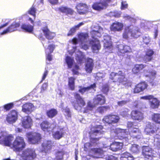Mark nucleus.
<instances>
[{"mask_svg": "<svg viewBox=\"0 0 160 160\" xmlns=\"http://www.w3.org/2000/svg\"><path fill=\"white\" fill-rule=\"evenodd\" d=\"M142 150V153L144 157L146 159L151 160L154 156L152 149L149 146H143Z\"/></svg>", "mask_w": 160, "mask_h": 160, "instance_id": "19", "label": "nucleus"}, {"mask_svg": "<svg viewBox=\"0 0 160 160\" xmlns=\"http://www.w3.org/2000/svg\"><path fill=\"white\" fill-rule=\"evenodd\" d=\"M19 26L20 23L19 22H13L8 28L4 30L1 34L3 35L8 32H13L16 30Z\"/></svg>", "mask_w": 160, "mask_h": 160, "instance_id": "29", "label": "nucleus"}, {"mask_svg": "<svg viewBox=\"0 0 160 160\" xmlns=\"http://www.w3.org/2000/svg\"><path fill=\"white\" fill-rule=\"evenodd\" d=\"M96 87V84L94 83L87 87H79V89L78 90V91L82 94L88 92H94L95 91V88Z\"/></svg>", "mask_w": 160, "mask_h": 160, "instance_id": "22", "label": "nucleus"}, {"mask_svg": "<svg viewBox=\"0 0 160 160\" xmlns=\"http://www.w3.org/2000/svg\"><path fill=\"white\" fill-rule=\"evenodd\" d=\"M78 13L80 14H83L86 13L88 9V6L85 4L79 3L76 7Z\"/></svg>", "mask_w": 160, "mask_h": 160, "instance_id": "32", "label": "nucleus"}, {"mask_svg": "<svg viewBox=\"0 0 160 160\" xmlns=\"http://www.w3.org/2000/svg\"><path fill=\"white\" fill-rule=\"evenodd\" d=\"M103 29L99 26H97L91 32L90 34L92 39L89 41V44L91 45L93 52L97 53L100 49L101 46L99 41L95 38L96 36L100 37L102 33H103Z\"/></svg>", "mask_w": 160, "mask_h": 160, "instance_id": "4", "label": "nucleus"}, {"mask_svg": "<svg viewBox=\"0 0 160 160\" xmlns=\"http://www.w3.org/2000/svg\"><path fill=\"white\" fill-rule=\"evenodd\" d=\"M121 13L120 11H115L111 12L110 15L116 18H118L120 16Z\"/></svg>", "mask_w": 160, "mask_h": 160, "instance_id": "57", "label": "nucleus"}, {"mask_svg": "<svg viewBox=\"0 0 160 160\" xmlns=\"http://www.w3.org/2000/svg\"><path fill=\"white\" fill-rule=\"evenodd\" d=\"M25 146L23 138L21 137H17L12 144L13 150L17 152V158L24 160H32L36 157L35 150L28 148L21 152Z\"/></svg>", "mask_w": 160, "mask_h": 160, "instance_id": "2", "label": "nucleus"}, {"mask_svg": "<svg viewBox=\"0 0 160 160\" xmlns=\"http://www.w3.org/2000/svg\"><path fill=\"white\" fill-rule=\"evenodd\" d=\"M123 17V18L126 20H128L132 22L135 23L136 22V19L134 18L131 17L129 16L127 14H124Z\"/></svg>", "mask_w": 160, "mask_h": 160, "instance_id": "53", "label": "nucleus"}, {"mask_svg": "<svg viewBox=\"0 0 160 160\" xmlns=\"http://www.w3.org/2000/svg\"><path fill=\"white\" fill-rule=\"evenodd\" d=\"M18 119V113L17 112L13 110L7 115L6 120L8 123L12 124L15 122Z\"/></svg>", "mask_w": 160, "mask_h": 160, "instance_id": "17", "label": "nucleus"}, {"mask_svg": "<svg viewBox=\"0 0 160 160\" xmlns=\"http://www.w3.org/2000/svg\"><path fill=\"white\" fill-rule=\"evenodd\" d=\"M13 106V103L6 104L4 106V108L6 110H9L12 108Z\"/></svg>", "mask_w": 160, "mask_h": 160, "instance_id": "58", "label": "nucleus"}, {"mask_svg": "<svg viewBox=\"0 0 160 160\" xmlns=\"http://www.w3.org/2000/svg\"><path fill=\"white\" fill-rule=\"evenodd\" d=\"M34 106L31 103H26L22 106V111L26 113L29 114L34 110Z\"/></svg>", "mask_w": 160, "mask_h": 160, "instance_id": "26", "label": "nucleus"}, {"mask_svg": "<svg viewBox=\"0 0 160 160\" xmlns=\"http://www.w3.org/2000/svg\"><path fill=\"white\" fill-rule=\"evenodd\" d=\"M121 160H134V157L127 152H125L121 155Z\"/></svg>", "mask_w": 160, "mask_h": 160, "instance_id": "40", "label": "nucleus"}, {"mask_svg": "<svg viewBox=\"0 0 160 160\" xmlns=\"http://www.w3.org/2000/svg\"><path fill=\"white\" fill-rule=\"evenodd\" d=\"M74 97L76 99V101L75 103H72L73 105L76 110H81L82 107L85 105V103L79 94L77 93H75Z\"/></svg>", "mask_w": 160, "mask_h": 160, "instance_id": "14", "label": "nucleus"}, {"mask_svg": "<svg viewBox=\"0 0 160 160\" xmlns=\"http://www.w3.org/2000/svg\"><path fill=\"white\" fill-rule=\"evenodd\" d=\"M42 30L45 37L48 39H52L56 35L55 33L51 32L49 30L47 25L42 28Z\"/></svg>", "mask_w": 160, "mask_h": 160, "instance_id": "25", "label": "nucleus"}, {"mask_svg": "<svg viewBox=\"0 0 160 160\" xmlns=\"http://www.w3.org/2000/svg\"><path fill=\"white\" fill-rule=\"evenodd\" d=\"M142 34L141 30L138 28L133 25L126 26L123 34V38L126 39L132 38H137Z\"/></svg>", "mask_w": 160, "mask_h": 160, "instance_id": "5", "label": "nucleus"}, {"mask_svg": "<svg viewBox=\"0 0 160 160\" xmlns=\"http://www.w3.org/2000/svg\"><path fill=\"white\" fill-rule=\"evenodd\" d=\"M75 80V78L73 77H71L68 78V86L72 90H73L74 89V81Z\"/></svg>", "mask_w": 160, "mask_h": 160, "instance_id": "47", "label": "nucleus"}, {"mask_svg": "<svg viewBox=\"0 0 160 160\" xmlns=\"http://www.w3.org/2000/svg\"><path fill=\"white\" fill-rule=\"evenodd\" d=\"M36 8L32 6L28 11V13L34 16V19L36 17Z\"/></svg>", "mask_w": 160, "mask_h": 160, "instance_id": "52", "label": "nucleus"}, {"mask_svg": "<svg viewBox=\"0 0 160 160\" xmlns=\"http://www.w3.org/2000/svg\"><path fill=\"white\" fill-rule=\"evenodd\" d=\"M118 74L117 73H115L114 72H112L110 74V78L112 80H115L113 82H116L118 78Z\"/></svg>", "mask_w": 160, "mask_h": 160, "instance_id": "54", "label": "nucleus"}, {"mask_svg": "<svg viewBox=\"0 0 160 160\" xmlns=\"http://www.w3.org/2000/svg\"><path fill=\"white\" fill-rule=\"evenodd\" d=\"M123 140V142H115L111 144L110 146L107 147L103 145V149L104 148L105 149L106 148H109L111 150L114 152L120 150L122 148L123 143H124V142H126V141H125V140Z\"/></svg>", "mask_w": 160, "mask_h": 160, "instance_id": "20", "label": "nucleus"}, {"mask_svg": "<svg viewBox=\"0 0 160 160\" xmlns=\"http://www.w3.org/2000/svg\"><path fill=\"white\" fill-rule=\"evenodd\" d=\"M28 20L32 24H33V25L32 26L29 24L24 23L22 25L21 28L25 31L31 33L33 30V23L34 22L31 18H29Z\"/></svg>", "mask_w": 160, "mask_h": 160, "instance_id": "27", "label": "nucleus"}, {"mask_svg": "<svg viewBox=\"0 0 160 160\" xmlns=\"http://www.w3.org/2000/svg\"><path fill=\"white\" fill-rule=\"evenodd\" d=\"M88 35L87 33H80L78 34V39L77 38H74L72 40V42L73 44H76L78 41L81 43L82 48L86 50L88 48Z\"/></svg>", "mask_w": 160, "mask_h": 160, "instance_id": "7", "label": "nucleus"}, {"mask_svg": "<svg viewBox=\"0 0 160 160\" xmlns=\"http://www.w3.org/2000/svg\"><path fill=\"white\" fill-rule=\"evenodd\" d=\"M143 41L146 44H148L150 41V39L148 35L144 36L143 37Z\"/></svg>", "mask_w": 160, "mask_h": 160, "instance_id": "55", "label": "nucleus"}, {"mask_svg": "<svg viewBox=\"0 0 160 160\" xmlns=\"http://www.w3.org/2000/svg\"><path fill=\"white\" fill-rule=\"evenodd\" d=\"M57 110L54 108L47 110L46 112L47 116L49 118H52L55 117L58 114Z\"/></svg>", "mask_w": 160, "mask_h": 160, "instance_id": "42", "label": "nucleus"}, {"mask_svg": "<svg viewBox=\"0 0 160 160\" xmlns=\"http://www.w3.org/2000/svg\"><path fill=\"white\" fill-rule=\"evenodd\" d=\"M123 24L120 22H115L113 23L110 26V30L114 32L120 31L122 29Z\"/></svg>", "mask_w": 160, "mask_h": 160, "instance_id": "30", "label": "nucleus"}, {"mask_svg": "<svg viewBox=\"0 0 160 160\" xmlns=\"http://www.w3.org/2000/svg\"><path fill=\"white\" fill-rule=\"evenodd\" d=\"M121 5V8L122 9L127 8L128 7V4L126 2L122 1Z\"/></svg>", "mask_w": 160, "mask_h": 160, "instance_id": "62", "label": "nucleus"}, {"mask_svg": "<svg viewBox=\"0 0 160 160\" xmlns=\"http://www.w3.org/2000/svg\"><path fill=\"white\" fill-rule=\"evenodd\" d=\"M104 48L105 51L111 53L112 52V47L111 41V37L108 35L105 34L103 36Z\"/></svg>", "mask_w": 160, "mask_h": 160, "instance_id": "13", "label": "nucleus"}, {"mask_svg": "<svg viewBox=\"0 0 160 160\" xmlns=\"http://www.w3.org/2000/svg\"><path fill=\"white\" fill-rule=\"evenodd\" d=\"M63 152L62 151L58 152L56 153V158L53 160H62Z\"/></svg>", "mask_w": 160, "mask_h": 160, "instance_id": "49", "label": "nucleus"}, {"mask_svg": "<svg viewBox=\"0 0 160 160\" xmlns=\"http://www.w3.org/2000/svg\"><path fill=\"white\" fill-rule=\"evenodd\" d=\"M55 48V46L53 44L49 45L47 48H45L47 59L50 61L52 60V56L50 53L52 52Z\"/></svg>", "mask_w": 160, "mask_h": 160, "instance_id": "34", "label": "nucleus"}, {"mask_svg": "<svg viewBox=\"0 0 160 160\" xmlns=\"http://www.w3.org/2000/svg\"><path fill=\"white\" fill-rule=\"evenodd\" d=\"M106 160H117V158L112 155H107L105 157Z\"/></svg>", "mask_w": 160, "mask_h": 160, "instance_id": "60", "label": "nucleus"}, {"mask_svg": "<svg viewBox=\"0 0 160 160\" xmlns=\"http://www.w3.org/2000/svg\"><path fill=\"white\" fill-rule=\"evenodd\" d=\"M107 5L106 2L101 1L100 2L94 3L92 6L93 8L97 10H100L106 8Z\"/></svg>", "mask_w": 160, "mask_h": 160, "instance_id": "33", "label": "nucleus"}, {"mask_svg": "<svg viewBox=\"0 0 160 160\" xmlns=\"http://www.w3.org/2000/svg\"><path fill=\"white\" fill-rule=\"evenodd\" d=\"M54 142L51 140H45L42 144V152L46 153H49L52 146H54Z\"/></svg>", "mask_w": 160, "mask_h": 160, "instance_id": "18", "label": "nucleus"}, {"mask_svg": "<svg viewBox=\"0 0 160 160\" xmlns=\"http://www.w3.org/2000/svg\"><path fill=\"white\" fill-rule=\"evenodd\" d=\"M124 50V53L125 52H130L131 51V48L130 47L128 46H125Z\"/></svg>", "mask_w": 160, "mask_h": 160, "instance_id": "64", "label": "nucleus"}, {"mask_svg": "<svg viewBox=\"0 0 160 160\" xmlns=\"http://www.w3.org/2000/svg\"><path fill=\"white\" fill-rule=\"evenodd\" d=\"M65 61L68 68H72V72L74 75H78L79 74V70L80 68L76 64H74V60L69 56H67L66 58Z\"/></svg>", "mask_w": 160, "mask_h": 160, "instance_id": "10", "label": "nucleus"}, {"mask_svg": "<svg viewBox=\"0 0 160 160\" xmlns=\"http://www.w3.org/2000/svg\"><path fill=\"white\" fill-rule=\"evenodd\" d=\"M84 24V23L82 22L80 23L77 25L75 26L72 27L68 32L67 34L68 36H69L73 35L76 31L79 29V27Z\"/></svg>", "mask_w": 160, "mask_h": 160, "instance_id": "38", "label": "nucleus"}, {"mask_svg": "<svg viewBox=\"0 0 160 160\" xmlns=\"http://www.w3.org/2000/svg\"><path fill=\"white\" fill-rule=\"evenodd\" d=\"M13 137L11 134H8L5 131L0 130V144L7 146L11 145V142Z\"/></svg>", "mask_w": 160, "mask_h": 160, "instance_id": "8", "label": "nucleus"}, {"mask_svg": "<svg viewBox=\"0 0 160 160\" xmlns=\"http://www.w3.org/2000/svg\"><path fill=\"white\" fill-rule=\"evenodd\" d=\"M118 78L116 81L120 84L123 85L127 83V79L125 77L124 73L121 71H119L118 72Z\"/></svg>", "mask_w": 160, "mask_h": 160, "instance_id": "31", "label": "nucleus"}, {"mask_svg": "<svg viewBox=\"0 0 160 160\" xmlns=\"http://www.w3.org/2000/svg\"><path fill=\"white\" fill-rule=\"evenodd\" d=\"M141 99L149 100L150 107L152 109L158 108L160 105V102L157 98H154L152 95H149L142 97Z\"/></svg>", "mask_w": 160, "mask_h": 160, "instance_id": "11", "label": "nucleus"}, {"mask_svg": "<svg viewBox=\"0 0 160 160\" xmlns=\"http://www.w3.org/2000/svg\"><path fill=\"white\" fill-rule=\"evenodd\" d=\"M108 87L107 85H105L102 87V91L104 93H106L108 91Z\"/></svg>", "mask_w": 160, "mask_h": 160, "instance_id": "61", "label": "nucleus"}, {"mask_svg": "<svg viewBox=\"0 0 160 160\" xmlns=\"http://www.w3.org/2000/svg\"><path fill=\"white\" fill-rule=\"evenodd\" d=\"M119 119L118 116L110 114L104 117L102 119V121L104 123H106L110 126L111 125L118 122Z\"/></svg>", "mask_w": 160, "mask_h": 160, "instance_id": "12", "label": "nucleus"}, {"mask_svg": "<svg viewBox=\"0 0 160 160\" xmlns=\"http://www.w3.org/2000/svg\"><path fill=\"white\" fill-rule=\"evenodd\" d=\"M108 108V107H101L98 108L97 111L100 113L103 112L104 110H106Z\"/></svg>", "mask_w": 160, "mask_h": 160, "instance_id": "59", "label": "nucleus"}, {"mask_svg": "<svg viewBox=\"0 0 160 160\" xmlns=\"http://www.w3.org/2000/svg\"><path fill=\"white\" fill-rule=\"evenodd\" d=\"M48 87V84L47 83H44L43 85L41 88V92H43L47 89Z\"/></svg>", "mask_w": 160, "mask_h": 160, "instance_id": "63", "label": "nucleus"}, {"mask_svg": "<svg viewBox=\"0 0 160 160\" xmlns=\"http://www.w3.org/2000/svg\"><path fill=\"white\" fill-rule=\"evenodd\" d=\"M27 136L29 142L32 144L38 143L41 139L40 134L36 132L28 133L27 134Z\"/></svg>", "mask_w": 160, "mask_h": 160, "instance_id": "16", "label": "nucleus"}, {"mask_svg": "<svg viewBox=\"0 0 160 160\" xmlns=\"http://www.w3.org/2000/svg\"><path fill=\"white\" fill-rule=\"evenodd\" d=\"M144 68V66L142 64L135 65L132 69V72L135 74L137 73Z\"/></svg>", "mask_w": 160, "mask_h": 160, "instance_id": "45", "label": "nucleus"}, {"mask_svg": "<svg viewBox=\"0 0 160 160\" xmlns=\"http://www.w3.org/2000/svg\"><path fill=\"white\" fill-rule=\"evenodd\" d=\"M110 129L111 132L112 133L113 132L115 134L114 139H123L124 140H125V141H126V143L129 142V138L130 137L137 140H139L142 138L140 130L137 128H134L132 130L130 131L129 135L128 134V132L126 131V130L120 128H116L115 130L114 128L112 129L110 128Z\"/></svg>", "mask_w": 160, "mask_h": 160, "instance_id": "3", "label": "nucleus"}, {"mask_svg": "<svg viewBox=\"0 0 160 160\" xmlns=\"http://www.w3.org/2000/svg\"><path fill=\"white\" fill-rule=\"evenodd\" d=\"M152 119L154 122L160 124V113H153L152 115Z\"/></svg>", "mask_w": 160, "mask_h": 160, "instance_id": "44", "label": "nucleus"}, {"mask_svg": "<svg viewBox=\"0 0 160 160\" xmlns=\"http://www.w3.org/2000/svg\"><path fill=\"white\" fill-rule=\"evenodd\" d=\"M105 102V98L104 96L101 94L97 95L93 99V102L92 103L90 101L88 102L87 107L83 110V113H88L89 111H91L94 109H96V105L98 104H103Z\"/></svg>", "mask_w": 160, "mask_h": 160, "instance_id": "6", "label": "nucleus"}, {"mask_svg": "<svg viewBox=\"0 0 160 160\" xmlns=\"http://www.w3.org/2000/svg\"><path fill=\"white\" fill-rule=\"evenodd\" d=\"M159 127L153 123H148L144 129L145 133L150 135H152L157 133Z\"/></svg>", "mask_w": 160, "mask_h": 160, "instance_id": "15", "label": "nucleus"}, {"mask_svg": "<svg viewBox=\"0 0 160 160\" xmlns=\"http://www.w3.org/2000/svg\"><path fill=\"white\" fill-rule=\"evenodd\" d=\"M140 147L135 144L132 145L130 148V151L133 153H138L140 151Z\"/></svg>", "mask_w": 160, "mask_h": 160, "instance_id": "46", "label": "nucleus"}, {"mask_svg": "<svg viewBox=\"0 0 160 160\" xmlns=\"http://www.w3.org/2000/svg\"><path fill=\"white\" fill-rule=\"evenodd\" d=\"M59 10L62 12L66 14L72 15L73 13V11L70 8L66 7H61L59 8Z\"/></svg>", "mask_w": 160, "mask_h": 160, "instance_id": "41", "label": "nucleus"}, {"mask_svg": "<svg viewBox=\"0 0 160 160\" xmlns=\"http://www.w3.org/2000/svg\"><path fill=\"white\" fill-rule=\"evenodd\" d=\"M55 127L57 128L52 131L53 132L52 136L56 139L59 140L62 137L63 130L62 128H60L58 126H57L56 124Z\"/></svg>", "mask_w": 160, "mask_h": 160, "instance_id": "21", "label": "nucleus"}, {"mask_svg": "<svg viewBox=\"0 0 160 160\" xmlns=\"http://www.w3.org/2000/svg\"><path fill=\"white\" fill-rule=\"evenodd\" d=\"M154 138V146L160 149V131L155 136Z\"/></svg>", "mask_w": 160, "mask_h": 160, "instance_id": "43", "label": "nucleus"}, {"mask_svg": "<svg viewBox=\"0 0 160 160\" xmlns=\"http://www.w3.org/2000/svg\"><path fill=\"white\" fill-rule=\"evenodd\" d=\"M154 52L152 49H148L146 52L145 55L144 56L143 60L146 62L150 61L152 58V56Z\"/></svg>", "mask_w": 160, "mask_h": 160, "instance_id": "39", "label": "nucleus"}, {"mask_svg": "<svg viewBox=\"0 0 160 160\" xmlns=\"http://www.w3.org/2000/svg\"><path fill=\"white\" fill-rule=\"evenodd\" d=\"M22 126L24 128H28L31 127L32 124V121L31 118L27 116L23 117L22 120Z\"/></svg>", "mask_w": 160, "mask_h": 160, "instance_id": "24", "label": "nucleus"}, {"mask_svg": "<svg viewBox=\"0 0 160 160\" xmlns=\"http://www.w3.org/2000/svg\"><path fill=\"white\" fill-rule=\"evenodd\" d=\"M148 86L145 82H142L137 84L134 89V93H139L146 89Z\"/></svg>", "mask_w": 160, "mask_h": 160, "instance_id": "35", "label": "nucleus"}, {"mask_svg": "<svg viewBox=\"0 0 160 160\" xmlns=\"http://www.w3.org/2000/svg\"><path fill=\"white\" fill-rule=\"evenodd\" d=\"M124 46H124L122 44H120L118 45V48L119 52L118 54L119 55H122V54L124 53Z\"/></svg>", "mask_w": 160, "mask_h": 160, "instance_id": "51", "label": "nucleus"}, {"mask_svg": "<svg viewBox=\"0 0 160 160\" xmlns=\"http://www.w3.org/2000/svg\"><path fill=\"white\" fill-rule=\"evenodd\" d=\"M56 124L55 122L51 123L47 121H44L41 123L40 125L41 129L45 133L50 134L53 130H55L57 128L55 127Z\"/></svg>", "mask_w": 160, "mask_h": 160, "instance_id": "9", "label": "nucleus"}, {"mask_svg": "<svg viewBox=\"0 0 160 160\" xmlns=\"http://www.w3.org/2000/svg\"><path fill=\"white\" fill-rule=\"evenodd\" d=\"M76 59L77 62L79 63L83 62L85 60V56L83 53L80 51H78L76 52Z\"/></svg>", "mask_w": 160, "mask_h": 160, "instance_id": "37", "label": "nucleus"}, {"mask_svg": "<svg viewBox=\"0 0 160 160\" xmlns=\"http://www.w3.org/2000/svg\"><path fill=\"white\" fill-rule=\"evenodd\" d=\"M129 110L128 109H125L122 110L120 112V114L123 117L127 118L129 117Z\"/></svg>", "mask_w": 160, "mask_h": 160, "instance_id": "50", "label": "nucleus"}, {"mask_svg": "<svg viewBox=\"0 0 160 160\" xmlns=\"http://www.w3.org/2000/svg\"><path fill=\"white\" fill-rule=\"evenodd\" d=\"M93 63L92 59L90 58L87 59V61L86 64L85 69L87 72L91 73L92 70Z\"/></svg>", "mask_w": 160, "mask_h": 160, "instance_id": "36", "label": "nucleus"}, {"mask_svg": "<svg viewBox=\"0 0 160 160\" xmlns=\"http://www.w3.org/2000/svg\"><path fill=\"white\" fill-rule=\"evenodd\" d=\"M102 129V127L101 125L98 126L95 128H92L89 133L91 143L87 142L84 144V150L90 152L89 155L95 158H103L105 156V150L92 148L93 146H95L98 144L97 142L98 140L99 137L95 138L94 136H99L100 138L102 133L101 130Z\"/></svg>", "mask_w": 160, "mask_h": 160, "instance_id": "1", "label": "nucleus"}, {"mask_svg": "<svg viewBox=\"0 0 160 160\" xmlns=\"http://www.w3.org/2000/svg\"><path fill=\"white\" fill-rule=\"evenodd\" d=\"M62 112L66 117L67 118H70L71 117V113L69 109L67 107H62Z\"/></svg>", "mask_w": 160, "mask_h": 160, "instance_id": "48", "label": "nucleus"}, {"mask_svg": "<svg viewBox=\"0 0 160 160\" xmlns=\"http://www.w3.org/2000/svg\"><path fill=\"white\" fill-rule=\"evenodd\" d=\"M131 116L132 119L139 121L142 120L143 118V113L138 110L132 111L131 113Z\"/></svg>", "mask_w": 160, "mask_h": 160, "instance_id": "28", "label": "nucleus"}, {"mask_svg": "<svg viewBox=\"0 0 160 160\" xmlns=\"http://www.w3.org/2000/svg\"><path fill=\"white\" fill-rule=\"evenodd\" d=\"M144 73L145 77L148 78V80L150 82L152 86L155 85L152 81H153L155 78L156 72L153 70H150L148 72V71H146V70H144Z\"/></svg>", "mask_w": 160, "mask_h": 160, "instance_id": "23", "label": "nucleus"}, {"mask_svg": "<svg viewBox=\"0 0 160 160\" xmlns=\"http://www.w3.org/2000/svg\"><path fill=\"white\" fill-rule=\"evenodd\" d=\"M137 126L134 125V124L132 122H128V130L130 132L134 128H137Z\"/></svg>", "mask_w": 160, "mask_h": 160, "instance_id": "56", "label": "nucleus"}]
</instances>
